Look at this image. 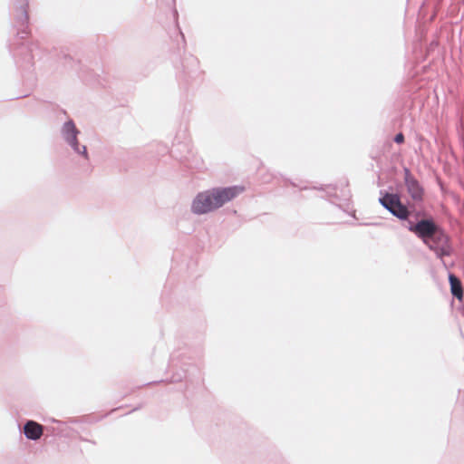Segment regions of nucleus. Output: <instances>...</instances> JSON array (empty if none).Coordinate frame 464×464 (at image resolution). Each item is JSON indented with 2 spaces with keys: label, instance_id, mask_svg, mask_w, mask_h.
Returning a JSON list of instances; mask_svg holds the SVG:
<instances>
[{
  "label": "nucleus",
  "instance_id": "nucleus-1",
  "mask_svg": "<svg viewBox=\"0 0 464 464\" xmlns=\"http://www.w3.org/2000/svg\"><path fill=\"white\" fill-rule=\"evenodd\" d=\"M408 228L436 253L437 257L450 256L452 247L449 237L432 219H420L417 223L409 221Z\"/></svg>",
  "mask_w": 464,
  "mask_h": 464
},
{
  "label": "nucleus",
  "instance_id": "nucleus-2",
  "mask_svg": "<svg viewBox=\"0 0 464 464\" xmlns=\"http://www.w3.org/2000/svg\"><path fill=\"white\" fill-rule=\"evenodd\" d=\"M243 188L232 186L214 188L197 194L191 202L190 210L195 215H204L221 208L242 193Z\"/></svg>",
  "mask_w": 464,
  "mask_h": 464
},
{
  "label": "nucleus",
  "instance_id": "nucleus-3",
  "mask_svg": "<svg viewBox=\"0 0 464 464\" xmlns=\"http://www.w3.org/2000/svg\"><path fill=\"white\" fill-rule=\"evenodd\" d=\"M79 134L80 130L72 120L66 121L61 128V136L64 142L76 155L82 157L85 161H89L90 158L86 146L80 144L78 140Z\"/></svg>",
  "mask_w": 464,
  "mask_h": 464
},
{
  "label": "nucleus",
  "instance_id": "nucleus-4",
  "mask_svg": "<svg viewBox=\"0 0 464 464\" xmlns=\"http://www.w3.org/2000/svg\"><path fill=\"white\" fill-rule=\"evenodd\" d=\"M404 182L407 191L414 201H421L424 189L420 182L411 175L409 169H404Z\"/></svg>",
  "mask_w": 464,
  "mask_h": 464
},
{
  "label": "nucleus",
  "instance_id": "nucleus-5",
  "mask_svg": "<svg viewBox=\"0 0 464 464\" xmlns=\"http://www.w3.org/2000/svg\"><path fill=\"white\" fill-rule=\"evenodd\" d=\"M455 263H442L444 268L448 271V278L452 296L459 301H462L464 297V290L460 279L452 272L450 271V267Z\"/></svg>",
  "mask_w": 464,
  "mask_h": 464
},
{
  "label": "nucleus",
  "instance_id": "nucleus-6",
  "mask_svg": "<svg viewBox=\"0 0 464 464\" xmlns=\"http://www.w3.org/2000/svg\"><path fill=\"white\" fill-rule=\"evenodd\" d=\"M18 427L19 431L29 440H38L44 432V426L33 420H27L23 426Z\"/></svg>",
  "mask_w": 464,
  "mask_h": 464
},
{
  "label": "nucleus",
  "instance_id": "nucleus-7",
  "mask_svg": "<svg viewBox=\"0 0 464 464\" xmlns=\"http://www.w3.org/2000/svg\"><path fill=\"white\" fill-rule=\"evenodd\" d=\"M51 421L57 424V426L53 428V432H55V434L58 436L72 438L73 433H78L68 425L69 423H77L79 420L75 418H71L67 421L59 420L53 418L51 419Z\"/></svg>",
  "mask_w": 464,
  "mask_h": 464
},
{
  "label": "nucleus",
  "instance_id": "nucleus-8",
  "mask_svg": "<svg viewBox=\"0 0 464 464\" xmlns=\"http://www.w3.org/2000/svg\"><path fill=\"white\" fill-rule=\"evenodd\" d=\"M400 201L401 199L397 194L386 193L383 197L379 198L381 205L389 211L390 209L393 210Z\"/></svg>",
  "mask_w": 464,
  "mask_h": 464
},
{
  "label": "nucleus",
  "instance_id": "nucleus-9",
  "mask_svg": "<svg viewBox=\"0 0 464 464\" xmlns=\"http://www.w3.org/2000/svg\"><path fill=\"white\" fill-rule=\"evenodd\" d=\"M27 0H19V6L17 7L16 18L21 25H24L28 20L27 14Z\"/></svg>",
  "mask_w": 464,
  "mask_h": 464
},
{
  "label": "nucleus",
  "instance_id": "nucleus-10",
  "mask_svg": "<svg viewBox=\"0 0 464 464\" xmlns=\"http://www.w3.org/2000/svg\"><path fill=\"white\" fill-rule=\"evenodd\" d=\"M390 212L401 220L406 219L409 216L408 208L401 201L398 203L396 208H393V210L390 209Z\"/></svg>",
  "mask_w": 464,
  "mask_h": 464
},
{
  "label": "nucleus",
  "instance_id": "nucleus-11",
  "mask_svg": "<svg viewBox=\"0 0 464 464\" xmlns=\"http://www.w3.org/2000/svg\"><path fill=\"white\" fill-rule=\"evenodd\" d=\"M404 140V136L402 133H398L396 134V136L394 137V141L396 143H402Z\"/></svg>",
  "mask_w": 464,
  "mask_h": 464
},
{
  "label": "nucleus",
  "instance_id": "nucleus-12",
  "mask_svg": "<svg viewBox=\"0 0 464 464\" xmlns=\"http://www.w3.org/2000/svg\"><path fill=\"white\" fill-rule=\"evenodd\" d=\"M79 440H82V441H88V442H91L92 444H95V441L93 440H89L87 439H84L83 437L82 436H79Z\"/></svg>",
  "mask_w": 464,
  "mask_h": 464
},
{
  "label": "nucleus",
  "instance_id": "nucleus-13",
  "mask_svg": "<svg viewBox=\"0 0 464 464\" xmlns=\"http://www.w3.org/2000/svg\"><path fill=\"white\" fill-rule=\"evenodd\" d=\"M163 382V381H162V380H160V381H158V382H147L145 385H150V384H152V383H159V382Z\"/></svg>",
  "mask_w": 464,
  "mask_h": 464
},
{
  "label": "nucleus",
  "instance_id": "nucleus-14",
  "mask_svg": "<svg viewBox=\"0 0 464 464\" xmlns=\"http://www.w3.org/2000/svg\"><path fill=\"white\" fill-rule=\"evenodd\" d=\"M140 408H141V406H137V407H135V408L132 410V411H137V410H139V409H140Z\"/></svg>",
  "mask_w": 464,
  "mask_h": 464
}]
</instances>
